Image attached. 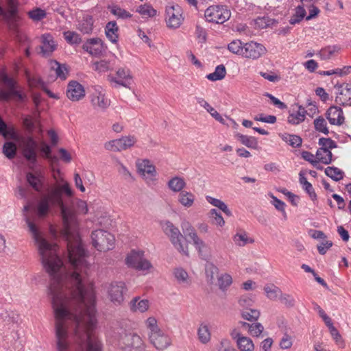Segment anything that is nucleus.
<instances>
[{
	"label": "nucleus",
	"mask_w": 351,
	"mask_h": 351,
	"mask_svg": "<svg viewBox=\"0 0 351 351\" xmlns=\"http://www.w3.org/2000/svg\"><path fill=\"white\" fill-rule=\"evenodd\" d=\"M62 193L68 197L73 195V191L67 182L62 186L52 187L47 195L42 197L37 204L36 214L39 218L43 219L48 215L51 206L60 208L63 223L61 234L66 243L71 267L69 271L66 270L57 253L58 245L51 244L44 239L36 225L26 217L29 231L38 245L43 265L51 278L49 293L52 306L53 299H57V303L64 304L79 303L88 301V295L91 293L95 300L93 285L90 283L88 287H85L88 265L85 260L86 253L78 232L76 215L73 209L64 203Z\"/></svg>",
	"instance_id": "f257e3e1"
},
{
	"label": "nucleus",
	"mask_w": 351,
	"mask_h": 351,
	"mask_svg": "<svg viewBox=\"0 0 351 351\" xmlns=\"http://www.w3.org/2000/svg\"><path fill=\"white\" fill-rule=\"evenodd\" d=\"M53 299L55 333L58 351H101V345L94 334L97 324L95 300L64 304Z\"/></svg>",
	"instance_id": "f03ea898"
},
{
	"label": "nucleus",
	"mask_w": 351,
	"mask_h": 351,
	"mask_svg": "<svg viewBox=\"0 0 351 351\" xmlns=\"http://www.w3.org/2000/svg\"><path fill=\"white\" fill-rule=\"evenodd\" d=\"M162 228L165 234L169 238L173 246L182 254L189 256L188 245H183L182 239V234L179 229L176 227L171 221H166L162 223Z\"/></svg>",
	"instance_id": "7ed1b4c3"
},
{
	"label": "nucleus",
	"mask_w": 351,
	"mask_h": 351,
	"mask_svg": "<svg viewBox=\"0 0 351 351\" xmlns=\"http://www.w3.org/2000/svg\"><path fill=\"white\" fill-rule=\"evenodd\" d=\"M93 245L100 252L112 250L114 245V237L108 231L99 229L92 232Z\"/></svg>",
	"instance_id": "20e7f679"
},
{
	"label": "nucleus",
	"mask_w": 351,
	"mask_h": 351,
	"mask_svg": "<svg viewBox=\"0 0 351 351\" xmlns=\"http://www.w3.org/2000/svg\"><path fill=\"white\" fill-rule=\"evenodd\" d=\"M230 11L225 5H214L209 6L204 13L207 21L222 24L230 17Z\"/></svg>",
	"instance_id": "39448f33"
},
{
	"label": "nucleus",
	"mask_w": 351,
	"mask_h": 351,
	"mask_svg": "<svg viewBox=\"0 0 351 351\" xmlns=\"http://www.w3.org/2000/svg\"><path fill=\"white\" fill-rule=\"evenodd\" d=\"M319 145L322 147L317 151L316 158L325 165L330 164L332 157L330 149L336 148L337 143L330 138L322 137L319 139Z\"/></svg>",
	"instance_id": "423d86ee"
},
{
	"label": "nucleus",
	"mask_w": 351,
	"mask_h": 351,
	"mask_svg": "<svg viewBox=\"0 0 351 351\" xmlns=\"http://www.w3.org/2000/svg\"><path fill=\"white\" fill-rule=\"evenodd\" d=\"M182 8L178 5H170L166 7L165 21L168 27L178 28L184 21Z\"/></svg>",
	"instance_id": "0eeeda50"
},
{
	"label": "nucleus",
	"mask_w": 351,
	"mask_h": 351,
	"mask_svg": "<svg viewBox=\"0 0 351 351\" xmlns=\"http://www.w3.org/2000/svg\"><path fill=\"white\" fill-rule=\"evenodd\" d=\"M181 228L183 233L186 236H189L193 241L201 258L206 260L208 258V256L204 254V249L206 247V245L205 243L198 237L191 224L189 221H183L181 223Z\"/></svg>",
	"instance_id": "6e6552de"
},
{
	"label": "nucleus",
	"mask_w": 351,
	"mask_h": 351,
	"mask_svg": "<svg viewBox=\"0 0 351 351\" xmlns=\"http://www.w3.org/2000/svg\"><path fill=\"white\" fill-rule=\"evenodd\" d=\"M119 344L124 351H141L143 347V341L136 333H125L119 339Z\"/></svg>",
	"instance_id": "1a4fd4ad"
},
{
	"label": "nucleus",
	"mask_w": 351,
	"mask_h": 351,
	"mask_svg": "<svg viewBox=\"0 0 351 351\" xmlns=\"http://www.w3.org/2000/svg\"><path fill=\"white\" fill-rule=\"evenodd\" d=\"M125 263L128 267L137 270H147L152 266L149 261L144 258V252L143 251L136 252L132 250L126 257Z\"/></svg>",
	"instance_id": "9d476101"
},
{
	"label": "nucleus",
	"mask_w": 351,
	"mask_h": 351,
	"mask_svg": "<svg viewBox=\"0 0 351 351\" xmlns=\"http://www.w3.org/2000/svg\"><path fill=\"white\" fill-rule=\"evenodd\" d=\"M128 291L125 284L122 281L111 282L108 287V295L115 305H120L124 300V294Z\"/></svg>",
	"instance_id": "9b49d317"
},
{
	"label": "nucleus",
	"mask_w": 351,
	"mask_h": 351,
	"mask_svg": "<svg viewBox=\"0 0 351 351\" xmlns=\"http://www.w3.org/2000/svg\"><path fill=\"white\" fill-rule=\"evenodd\" d=\"M37 148L38 143L32 136L27 137L23 141V156L28 162L33 165H35L37 162Z\"/></svg>",
	"instance_id": "f8f14e48"
},
{
	"label": "nucleus",
	"mask_w": 351,
	"mask_h": 351,
	"mask_svg": "<svg viewBox=\"0 0 351 351\" xmlns=\"http://www.w3.org/2000/svg\"><path fill=\"white\" fill-rule=\"evenodd\" d=\"M266 48L260 43L251 41L244 44L242 56L245 58L256 60L264 55Z\"/></svg>",
	"instance_id": "ddd939ff"
},
{
	"label": "nucleus",
	"mask_w": 351,
	"mask_h": 351,
	"mask_svg": "<svg viewBox=\"0 0 351 351\" xmlns=\"http://www.w3.org/2000/svg\"><path fill=\"white\" fill-rule=\"evenodd\" d=\"M117 77L108 75V80L110 82H114L119 86L125 88H130L132 75L130 69L125 68H119L116 72Z\"/></svg>",
	"instance_id": "4468645a"
},
{
	"label": "nucleus",
	"mask_w": 351,
	"mask_h": 351,
	"mask_svg": "<svg viewBox=\"0 0 351 351\" xmlns=\"http://www.w3.org/2000/svg\"><path fill=\"white\" fill-rule=\"evenodd\" d=\"M150 342L158 350H164L167 348L171 343L170 339L160 329L149 335Z\"/></svg>",
	"instance_id": "2eb2a0df"
},
{
	"label": "nucleus",
	"mask_w": 351,
	"mask_h": 351,
	"mask_svg": "<svg viewBox=\"0 0 351 351\" xmlns=\"http://www.w3.org/2000/svg\"><path fill=\"white\" fill-rule=\"evenodd\" d=\"M66 96L72 101H77L85 97L84 86L78 82L72 80L67 85Z\"/></svg>",
	"instance_id": "dca6fc26"
},
{
	"label": "nucleus",
	"mask_w": 351,
	"mask_h": 351,
	"mask_svg": "<svg viewBox=\"0 0 351 351\" xmlns=\"http://www.w3.org/2000/svg\"><path fill=\"white\" fill-rule=\"evenodd\" d=\"M138 170L147 183L156 180V167L149 160H143L141 162L138 163Z\"/></svg>",
	"instance_id": "f3484780"
},
{
	"label": "nucleus",
	"mask_w": 351,
	"mask_h": 351,
	"mask_svg": "<svg viewBox=\"0 0 351 351\" xmlns=\"http://www.w3.org/2000/svg\"><path fill=\"white\" fill-rule=\"evenodd\" d=\"M82 49L91 56H99L104 51L103 42L99 38H89L83 44Z\"/></svg>",
	"instance_id": "a211bd4d"
},
{
	"label": "nucleus",
	"mask_w": 351,
	"mask_h": 351,
	"mask_svg": "<svg viewBox=\"0 0 351 351\" xmlns=\"http://www.w3.org/2000/svg\"><path fill=\"white\" fill-rule=\"evenodd\" d=\"M8 90H0V101L3 102L9 101L12 97H16L18 101H23L26 96L20 90H17L16 82L12 83V86H8Z\"/></svg>",
	"instance_id": "6ab92c4d"
},
{
	"label": "nucleus",
	"mask_w": 351,
	"mask_h": 351,
	"mask_svg": "<svg viewBox=\"0 0 351 351\" xmlns=\"http://www.w3.org/2000/svg\"><path fill=\"white\" fill-rule=\"evenodd\" d=\"M326 118L331 125H341L344 122L342 109L337 106H330L326 113Z\"/></svg>",
	"instance_id": "aec40b11"
},
{
	"label": "nucleus",
	"mask_w": 351,
	"mask_h": 351,
	"mask_svg": "<svg viewBox=\"0 0 351 351\" xmlns=\"http://www.w3.org/2000/svg\"><path fill=\"white\" fill-rule=\"evenodd\" d=\"M42 45L40 47L41 53L44 57H49L56 50L57 45L49 34H45L41 37Z\"/></svg>",
	"instance_id": "412c9836"
},
{
	"label": "nucleus",
	"mask_w": 351,
	"mask_h": 351,
	"mask_svg": "<svg viewBox=\"0 0 351 351\" xmlns=\"http://www.w3.org/2000/svg\"><path fill=\"white\" fill-rule=\"evenodd\" d=\"M340 92L335 98L337 104L341 106L351 104V84L344 83L340 86Z\"/></svg>",
	"instance_id": "4be33fe9"
},
{
	"label": "nucleus",
	"mask_w": 351,
	"mask_h": 351,
	"mask_svg": "<svg viewBox=\"0 0 351 351\" xmlns=\"http://www.w3.org/2000/svg\"><path fill=\"white\" fill-rule=\"evenodd\" d=\"M235 137L242 145L247 147L253 149H258V143L256 137L244 135L240 133H237Z\"/></svg>",
	"instance_id": "5701e85b"
},
{
	"label": "nucleus",
	"mask_w": 351,
	"mask_h": 351,
	"mask_svg": "<svg viewBox=\"0 0 351 351\" xmlns=\"http://www.w3.org/2000/svg\"><path fill=\"white\" fill-rule=\"evenodd\" d=\"M130 310L133 312L144 313L149 308L147 300H140V297L134 298L130 302Z\"/></svg>",
	"instance_id": "b1692460"
},
{
	"label": "nucleus",
	"mask_w": 351,
	"mask_h": 351,
	"mask_svg": "<svg viewBox=\"0 0 351 351\" xmlns=\"http://www.w3.org/2000/svg\"><path fill=\"white\" fill-rule=\"evenodd\" d=\"M94 20L92 16L86 15L79 21L77 29L83 34H89L93 32Z\"/></svg>",
	"instance_id": "393cba45"
},
{
	"label": "nucleus",
	"mask_w": 351,
	"mask_h": 351,
	"mask_svg": "<svg viewBox=\"0 0 351 351\" xmlns=\"http://www.w3.org/2000/svg\"><path fill=\"white\" fill-rule=\"evenodd\" d=\"M119 27L115 21L108 22L105 27L106 37L112 43H117L118 41Z\"/></svg>",
	"instance_id": "a878e982"
},
{
	"label": "nucleus",
	"mask_w": 351,
	"mask_h": 351,
	"mask_svg": "<svg viewBox=\"0 0 351 351\" xmlns=\"http://www.w3.org/2000/svg\"><path fill=\"white\" fill-rule=\"evenodd\" d=\"M51 63V69L55 71L56 77L62 80H66L69 74V70L66 64H60L55 60H52Z\"/></svg>",
	"instance_id": "bb28decb"
},
{
	"label": "nucleus",
	"mask_w": 351,
	"mask_h": 351,
	"mask_svg": "<svg viewBox=\"0 0 351 351\" xmlns=\"http://www.w3.org/2000/svg\"><path fill=\"white\" fill-rule=\"evenodd\" d=\"M306 112L304 108L302 106H298V110L296 113H291L288 117V122L293 125H298L304 121Z\"/></svg>",
	"instance_id": "cd10ccee"
},
{
	"label": "nucleus",
	"mask_w": 351,
	"mask_h": 351,
	"mask_svg": "<svg viewBox=\"0 0 351 351\" xmlns=\"http://www.w3.org/2000/svg\"><path fill=\"white\" fill-rule=\"evenodd\" d=\"M197 103L202 107H204L207 112H208L210 115L215 118L217 121H218L220 123H223L224 119L221 117V115L217 112V111L213 108L206 101H205L203 98H197Z\"/></svg>",
	"instance_id": "c85d7f7f"
},
{
	"label": "nucleus",
	"mask_w": 351,
	"mask_h": 351,
	"mask_svg": "<svg viewBox=\"0 0 351 351\" xmlns=\"http://www.w3.org/2000/svg\"><path fill=\"white\" fill-rule=\"evenodd\" d=\"M195 201V195L186 191H182L179 193L178 202L184 207H191Z\"/></svg>",
	"instance_id": "c756f323"
},
{
	"label": "nucleus",
	"mask_w": 351,
	"mask_h": 351,
	"mask_svg": "<svg viewBox=\"0 0 351 351\" xmlns=\"http://www.w3.org/2000/svg\"><path fill=\"white\" fill-rule=\"evenodd\" d=\"M255 28L265 29L277 23V21L267 16H258L254 20Z\"/></svg>",
	"instance_id": "7c9ffc66"
},
{
	"label": "nucleus",
	"mask_w": 351,
	"mask_h": 351,
	"mask_svg": "<svg viewBox=\"0 0 351 351\" xmlns=\"http://www.w3.org/2000/svg\"><path fill=\"white\" fill-rule=\"evenodd\" d=\"M26 179L29 184L36 191L40 192L43 186V182L40 178V175H36L32 173H27Z\"/></svg>",
	"instance_id": "2f4dec72"
},
{
	"label": "nucleus",
	"mask_w": 351,
	"mask_h": 351,
	"mask_svg": "<svg viewBox=\"0 0 351 351\" xmlns=\"http://www.w3.org/2000/svg\"><path fill=\"white\" fill-rule=\"evenodd\" d=\"M169 188L174 192H181L186 186V182L184 179L176 176L171 178L167 184Z\"/></svg>",
	"instance_id": "473e14b6"
},
{
	"label": "nucleus",
	"mask_w": 351,
	"mask_h": 351,
	"mask_svg": "<svg viewBox=\"0 0 351 351\" xmlns=\"http://www.w3.org/2000/svg\"><path fill=\"white\" fill-rule=\"evenodd\" d=\"M91 103L94 107L101 109H105L110 105V101L101 93L94 95L91 99Z\"/></svg>",
	"instance_id": "72a5a7b5"
},
{
	"label": "nucleus",
	"mask_w": 351,
	"mask_h": 351,
	"mask_svg": "<svg viewBox=\"0 0 351 351\" xmlns=\"http://www.w3.org/2000/svg\"><path fill=\"white\" fill-rule=\"evenodd\" d=\"M197 336L202 343L206 344L209 342L211 335L208 326L203 324H200L197 330Z\"/></svg>",
	"instance_id": "f704fd0d"
},
{
	"label": "nucleus",
	"mask_w": 351,
	"mask_h": 351,
	"mask_svg": "<svg viewBox=\"0 0 351 351\" xmlns=\"http://www.w3.org/2000/svg\"><path fill=\"white\" fill-rule=\"evenodd\" d=\"M226 75V70L223 64L217 66L213 73L206 75V78L210 81H217L223 80Z\"/></svg>",
	"instance_id": "c9c22d12"
},
{
	"label": "nucleus",
	"mask_w": 351,
	"mask_h": 351,
	"mask_svg": "<svg viewBox=\"0 0 351 351\" xmlns=\"http://www.w3.org/2000/svg\"><path fill=\"white\" fill-rule=\"evenodd\" d=\"M237 343L241 351H254V343L249 337H239L237 339Z\"/></svg>",
	"instance_id": "e433bc0d"
},
{
	"label": "nucleus",
	"mask_w": 351,
	"mask_h": 351,
	"mask_svg": "<svg viewBox=\"0 0 351 351\" xmlns=\"http://www.w3.org/2000/svg\"><path fill=\"white\" fill-rule=\"evenodd\" d=\"M206 200L208 201V203H210L213 206L219 208L226 215H228V216H231L232 215V213L230 210V209L228 208L227 205L223 202H222L221 200H220L219 199H217V198H214V197H210V196H206Z\"/></svg>",
	"instance_id": "4c0bfd02"
},
{
	"label": "nucleus",
	"mask_w": 351,
	"mask_h": 351,
	"mask_svg": "<svg viewBox=\"0 0 351 351\" xmlns=\"http://www.w3.org/2000/svg\"><path fill=\"white\" fill-rule=\"evenodd\" d=\"M104 147L108 151L114 152L125 150V147L123 145V142L121 138L106 142L104 145Z\"/></svg>",
	"instance_id": "58836bf2"
},
{
	"label": "nucleus",
	"mask_w": 351,
	"mask_h": 351,
	"mask_svg": "<svg viewBox=\"0 0 351 351\" xmlns=\"http://www.w3.org/2000/svg\"><path fill=\"white\" fill-rule=\"evenodd\" d=\"M325 173L335 181L342 180L344 175L343 171L335 167H328L325 169Z\"/></svg>",
	"instance_id": "ea45409f"
},
{
	"label": "nucleus",
	"mask_w": 351,
	"mask_h": 351,
	"mask_svg": "<svg viewBox=\"0 0 351 351\" xmlns=\"http://www.w3.org/2000/svg\"><path fill=\"white\" fill-rule=\"evenodd\" d=\"M173 274L179 283L190 285L188 273L182 267L176 268Z\"/></svg>",
	"instance_id": "a19ab883"
},
{
	"label": "nucleus",
	"mask_w": 351,
	"mask_h": 351,
	"mask_svg": "<svg viewBox=\"0 0 351 351\" xmlns=\"http://www.w3.org/2000/svg\"><path fill=\"white\" fill-rule=\"evenodd\" d=\"M16 150V145L13 142H5L3 146V153L9 159H12L15 157Z\"/></svg>",
	"instance_id": "79ce46f5"
},
{
	"label": "nucleus",
	"mask_w": 351,
	"mask_h": 351,
	"mask_svg": "<svg viewBox=\"0 0 351 351\" xmlns=\"http://www.w3.org/2000/svg\"><path fill=\"white\" fill-rule=\"evenodd\" d=\"M233 241L239 246H244L247 243H254V240L249 239L245 231L237 232L233 237Z\"/></svg>",
	"instance_id": "37998d69"
},
{
	"label": "nucleus",
	"mask_w": 351,
	"mask_h": 351,
	"mask_svg": "<svg viewBox=\"0 0 351 351\" xmlns=\"http://www.w3.org/2000/svg\"><path fill=\"white\" fill-rule=\"evenodd\" d=\"M306 14L304 8L301 5H298L295 10V14L291 17L289 23L291 25L299 23L305 17Z\"/></svg>",
	"instance_id": "c03bdc74"
},
{
	"label": "nucleus",
	"mask_w": 351,
	"mask_h": 351,
	"mask_svg": "<svg viewBox=\"0 0 351 351\" xmlns=\"http://www.w3.org/2000/svg\"><path fill=\"white\" fill-rule=\"evenodd\" d=\"M264 290L267 297L271 300H276L278 298H279L282 293L280 289L274 285L265 287Z\"/></svg>",
	"instance_id": "a18cd8bd"
},
{
	"label": "nucleus",
	"mask_w": 351,
	"mask_h": 351,
	"mask_svg": "<svg viewBox=\"0 0 351 351\" xmlns=\"http://www.w3.org/2000/svg\"><path fill=\"white\" fill-rule=\"evenodd\" d=\"M25 77L30 86L42 88L45 84L40 77L32 75L30 72L27 70H25Z\"/></svg>",
	"instance_id": "49530a36"
},
{
	"label": "nucleus",
	"mask_w": 351,
	"mask_h": 351,
	"mask_svg": "<svg viewBox=\"0 0 351 351\" xmlns=\"http://www.w3.org/2000/svg\"><path fill=\"white\" fill-rule=\"evenodd\" d=\"M244 44L240 40H234L228 44V49L234 54L242 56Z\"/></svg>",
	"instance_id": "de8ad7c7"
},
{
	"label": "nucleus",
	"mask_w": 351,
	"mask_h": 351,
	"mask_svg": "<svg viewBox=\"0 0 351 351\" xmlns=\"http://www.w3.org/2000/svg\"><path fill=\"white\" fill-rule=\"evenodd\" d=\"M27 14L29 17L34 21H40L45 19L47 16L45 10L40 8H36L33 9L32 10H30L29 12H28Z\"/></svg>",
	"instance_id": "09e8293b"
},
{
	"label": "nucleus",
	"mask_w": 351,
	"mask_h": 351,
	"mask_svg": "<svg viewBox=\"0 0 351 351\" xmlns=\"http://www.w3.org/2000/svg\"><path fill=\"white\" fill-rule=\"evenodd\" d=\"M260 316V312L256 309L246 308L242 311L241 317L246 320L252 322L256 321Z\"/></svg>",
	"instance_id": "8fccbe9b"
},
{
	"label": "nucleus",
	"mask_w": 351,
	"mask_h": 351,
	"mask_svg": "<svg viewBox=\"0 0 351 351\" xmlns=\"http://www.w3.org/2000/svg\"><path fill=\"white\" fill-rule=\"evenodd\" d=\"M1 135L5 139H11L16 142L20 141V136L13 127L8 128L7 126L6 129L1 133Z\"/></svg>",
	"instance_id": "3c124183"
},
{
	"label": "nucleus",
	"mask_w": 351,
	"mask_h": 351,
	"mask_svg": "<svg viewBox=\"0 0 351 351\" xmlns=\"http://www.w3.org/2000/svg\"><path fill=\"white\" fill-rule=\"evenodd\" d=\"M315 128L317 131L328 134L329 133L328 129L326 126V121L322 117H319L314 120Z\"/></svg>",
	"instance_id": "603ef678"
},
{
	"label": "nucleus",
	"mask_w": 351,
	"mask_h": 351,
	"mask_svg": "<svg viewBox=\"0 0 351 351\" xmlns=\"http://www.w3.org/2000/svg\"><path fill=\"white\" fill-rule=\"evenodd\" d=\"M205 273L208 281L213 282L215 274L218 273V268L212 263H207L205 266Z\"/></svg>",
	"instance_id": "864d4df0"
},
{
	"label": "nucleus",
	"mask_w": 351,
	"mask_h": 351,
	"mask_svg": "<svg viewBox=\"0 0 351 351\" xmlns=\"http://www.w3.org/2000/svg\"><path fill=\"white\" fill-rule=\"evenodd\" d=\"M339 49L337 46H328L320 50L319 55L323 60H327L331 58V56Z\"/></svg>",
	"instance_id": "5fc2aeb1"
},
{
	"label": "nucleus",
	"mask_w": 351,
	"mask_h": 351,
	"mask_svg": "<svg viewBox=\"0 0 351 351\" xmlns=\"http://www.w3.org/2000/svg\"><path fill=\"white\" fill-rule=\"evenodd\" d=\"M64 39L70 44H80L82 42L81 36L75 32L68 31L64 33Z\"/></svg>",
	"instance_id": "6e6d98bb"
},
{
	"label": "nucleus",
	"mask_w": 351,
	"mask_h": 351,
	"mask_svg": "<svg viewBox=\"0 0 351 351\" xmlns=\"http://www.w3.org/2000/svg\"><path fill=\"white\" fill-rule=\"evenodd\" d=\"M110 12L119 19H123L132 17V14L130 12L117 5L110 8Z\"/></svg>",
	"instance_id": "4d7b16f0"
},
{
	"label": "nucleus",
	"mask_w": 351,
	"mask_h": 351,
	"mask_svg": "<svg viewBox=\"0 0 351 351\" xmlns=\"http://www.w3.org/2000/svg\"><path fill=\"white\" fill-rule=\"evenodd\" d=\"M137 12H139L141 15L147 16L149 17L154 16L156 14V10H154L151 5L147 4H144L140 5Z\"/></svg>",
	"instance_id": "13d9d810"
},
{
	"label": "nucleus",
	"mask_w": 351,
	"mask_h": 351,
	"mask_svg": "<svg viewBox=\"0 0 351 351\" xmlns=\"http://www.w3.org/2000/svg\"><path fill=\"white\" fill-rule=\"evenodd\" d=\"M218 282L219 288L224 290L232 284V278L230 275L225 274L218 278Z\"/></svg>",
	"instance_id": "bf43d9fd"
},
{
	"label": "nucleus",
	"mask_w": 351,
	"mask_h": 351,
	"mask_svg": "<svg viewBox=\"0 0 351 351\" xmlns=\"http://www.w3.org/2000/svg\"><path fill=\"white\" fill-rule=\"evenodd\" d=\"M280 301L285 305L288 308H292L295 306V299L294 298L287 293H281L280 297H279Z\"/></svg>",
	"instance_id": "052dcab7"
},
{
	"label": "nucleus",
	"mask_w": 351,
	"mask_h": 351,
	"mask_svg": "<svg viewBox=\"0 0 351 351\" xmlns=\"http://www.w3.org/2000/svg\"><path fill=\"white\" fill-rule=\"evenodd\" d=\"M209 217L215 220V223L221 227L225 223L223 217L216 209L213 208L210 210Z\"/></svg>",
	"instance_id": "680f3d73"
},
{
	"label": "nucleus",
	"mask_w": 351,
	"mask_h": 351,
	"mask_svg": "<svg viewBox=\"0 0 351 351\" xmlns=\"http://www.w3.org/2000/svg\"><path fill=\"white\" fill-rule=\"evenodd\" d=\"M110 68V63L108 61L102 60L94 63V70L99 73L107 71Z\"/></svg>",
	"instance_id": "e2e57ef3"
},
{
	"label": "nucleus",
	"mask_w": 351,
	"mask_h": 351,
	"mask_svg": "<svg viewBox=\"0 0 351 351\" xmlns=\"http://www.w3.org/2000/svg\"><path fill=\"white\" fill-rule=\"evenodd\" d=\"M270 197L272 198V204L275 206V208L278 210L282 212L283 216L286 217L287 213L285 212V204L282 201L273 195L272 194L270 195Z\"/></svg>",
	"instance_id": "0e129e2a"
},
{
	"label": "nucleus",
	"mask_w": 351,
	"mask_h": 351,
	"mask_svg": "<svg viewBox=\"0 0 351 351\" xmlns=\"http://www.w3.org/2000/svg\"><path fill=\"white\" fill-rule=\"evenodd\" d=\"M42 147L40 148V152L43 154V156L47 159H49L51 160H57L56 156H51V149L50 146L47 144L45 141L41 143Z\"/></svg>",
	"instance_id": "69168bd1"
},
{
	"label": "nucleus",
	"mask_w": 351,
	"mask_h": 351,
	"mask_svg": "<svg viewBox=\"0 0 351 351\" xmlns=\"http://www.w3.org/2000/svg\"><path fill=\"white\" fill-rule=\"evenodd\" d=\"M121 138L123 142V145L125 147V150L134 146L137 141L136 138L132 135L122 136Z\"/></svg>",
	"instance_id": "338daca9"
},
{
	"label": "nucleus",
	"mask_w": 351,
	"mask_h": 351,
	"mask_svg": "<svg viewBox=\"0 0 351 351\" xmlns=\"http://www.w3.org/2000/svg\"><path fill=\"white\" fill-rule=\"evenodd\" d=\"M301 156L305 160L309 162L313 166H316L319 162H320L318 159H315V156L308 151H302L301 153Z\"/></svg>",
	"instance_id": "774afa93"
}]
</instances>
